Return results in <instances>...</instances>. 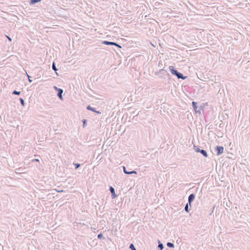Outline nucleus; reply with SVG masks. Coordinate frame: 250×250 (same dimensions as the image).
<instances>
[{
  "mask_svg": "<svg viewBox=\"0 0 250 250\" xmlns=\"http://www.w3.org/2000/svg\"><path fill=\"white\" fill-rule=\"evenodd\" d=\"M169 69L171 74L176 76L178 79L185 80L188 77L187 76H184L183 74L178 72L173 66H170Z\"/></svg>",
  "mask_w": 250,
  "mask_h": 250,
  "instance_id": "nucleus-1",
  "label": "nucleus"
},
{
  "mask_svg": "<svg viewBox=\"0 0 250 250\" xmlns=\"http://www.w3.org/2000/svg\"><path fill=\"white\" fill-rule=\"evenodd\" d=\"M194 150L196 152H199L202 154L205 157H207L208 156V154L207 152L204 149H201L197 146L195 145L193 146Z\"/></svg>",
  "mask_w": 250,
  "mask_h": 250,
  "instance_id": "nucleus-2",
  "label": "nucleus"
},
{
  "mask_svg": "<svg viewBox=\"0 0 250 250\" xmlns=\"http://www.w3.org/2000/svg\"><path fill=\"white\" fill-rule=\"evenodd\" d=\"M102 43L106 45H114L120 48H122V46L120 44L115 42H109L107 41H102Z\"/></svg>",
  "mask_w": 250,
  "mask_h": 250,
  "instance_id": "nucleus-3",
  "label": "nucleus"
},
{
  "mask_svg": "<svg viewBox=\"0 0 250 250\" xmlns=\"http://www.w3.org/2000/svg\"><path fill=\"white\" fill-rule=\"evenodd\" d=\"M155 75L160 78H162V75H169V74L167 73L166 70L164 69H161L159 71L155 72Z\"/></svg>",
  "mask_w": 250,
  "mask_h": 250,
  "instance_id": "nucleus-4",
  "label": "nucleus"
},
{
  "mask_svg": "<svg viewBox=\"0 0 250 250\" xmlns=\"http://www.w3.org/2000/svg\"><path fill=\"white\" fill-rule=\"evenodd\" d=\"M215 150L217 153V155H220L224 152V147L222 146H217L215 147Z\"/></svg>",
  "mask_w": 250,
  "mask_h": 250,
  "instance_id": "nucleus-5",
  "label": "nucleus"
},
{
  "mask_svg": "<svg viewBox=\"0 0 250 250\" xmlns=\"http://www.w3.org/2000/svg\"><path fill=\"white\" fill-rule=\"evenodd\" d=\"M195 195L194 193L190 194L188 197V202L190 207H191V203L194 201Z\"/></svg>",
  "mask_w": 250,
  "mask_h": 250,
  "instance_id": "nucleus-6",
  "label": "nucleus"
},
{
  "mask_svg": "<svg viewBox=\"0 0 250 250\" xmlns=\"http://www.w3.org/2000/svg\"><path fill=\"white\" fill-rule=\"evenodd\" d=\"M109 190L111 193V197L112 199H114L117 197V195L115 193V189L112 186H110Z\"/></svg>",
  "mask_w": 250,
  "mask_h": 250,
  "instance_id": "nucleus-7",
  "label": "nucleus"
},
{
  "mask_svg": "<svg viewBox=\"0 0 250 250\" xmlns=\"http://www.w3.org/2000/svg\"><path fill=\"white\" fill-rule=\"evenodd\" d=\"M123 171H124V173L126 174L130 175V174H137V171L135 170H132L131 171H127L125 166H123Z\"/></svg>",
  "mask_w": 250,
  "mask_h": 250,
  "instance_id": "nucleus-8",
  "label": "nucleus"
},
{
  "mask_svg": "<svg viewBox=\"0 0 250 250\" xmlns=\"http://www.w3.org/2000/svg\"><path fill=\"white\" fill-rule=\"evenodd\" d=\"M192 105L193 107V109L195 110L196 113H199V114H201V112L200 110H197V103L195 102H192Z\"/></svg>",
  "mask_w": 250,
  "mask_h": 250,
  "instance_id": "nucleus-9",
  "label": "nucleus"
},
{
  "mask_svg": "<svg viewBox=\"0 0 250 250\" xmlns=\"http://www.w3.org/2000/svg\"><path fill=\"white\" fill-rule=\"evenodd\" d=\"M86 109L88 110H90V111H92L94 112H95V113H97L98 114H101V112L99 111H97L96 108H94L93 107H91L90 105H88L87 107H86Z\"/></svg>",
  "mask_w": 250,
  "mask_h": 250,
  "instance_id": "nucleus-10",
  "label": "nucleus"
},
{
  "mask_svg": "<svg viewBox=\"0 0 250 250\" xmlns=\"http://www.w3.org/2000/svg\"><path fill=\"white\" fill-rule=\"evenodd\" d=\"M63 89H62V88H60L58 91H57V96L59 97V98L61 99V100H62L63 99V98H62V93H63Z\"/></svg>",
  "mask_w": 250,
  "mask_h": 250,
  "instance_id": "nucleus-11",
  "label": "nucleus"
},
{
  "mask_svg": "<svg viewBox=\"0 0 250 250\" xmlns=\"http://www.w3.org/2000/svg\"><path fill=\"white\" fill-rule=\"evenodd\" d=\"M52 69L55 71L56 74L57 76H58L59 75L57 73L58 69L57 68V67L56 66V64L54 62H53L52 63Z\"/></svg>",
  "mask_w": 250,
  "mask_h": 250,
  "instance_id": "nucleus-12",
  "label": "nucleus"
},
{
  "mask_svg": "<svg viewBox=\"0 0 250 250\" xmlns=\"http://www.w3.org/2000/svg\"><path fill=\"white\" fill-rule=\"evenodd\" d=\"M158 248L160 250H163L164 248L163 244L159 240H158Z\"/></svg>",
  "mask_w": 250,
  "mask_h": 250,
  "instance_id": "nucleus-13",
  "label": "nucleus"
},
{
  "mask_svg": "<svg viewBox=\"0 0 250 250\" xmlns=\"http://www.w3.org/2000/svg\"><path fill=\"white\" fill-rule=\"evenodd\" d=\"M189 207L190 206L189 205L188 202L185 207V210L186 212H189L190 210Z\"/></svg>",
  "mask_w": 250,
  "mask_h": 250,
  "instance_id": "nucleus-14",
  "label": "nucleus"
},
{
  "mask_svg": "<svg viewBox=\"0 0 250 250\" xmlns=\"http://www.w3.org/2000/svg\"><path fill=\"white\" fill-rule=\"evenodd\" d=\"M42 0H30V4H35L36 3L40 2Z\"/></svg>",
  "mask_w": 250,
  "mask_h": 250,
  "instance_id": "nucleus-15",
  "label": "nucleus"
},
{
  "mask_svg": "<svg viewBox=\"0 0 250 250\" xmlns=\"http://www.w3.org/2000/svg\"><path fill=\"white\" fill-rule=\"evenodd\" d=\"M167 246L170 248H173L174 247V244L171 242H167Z\"/></svg>",
  "mask_w": 250,
  "mask_h": 250,
  "instance_id": "nucleus-16",
  "label": "nucleus"
},
{
  "mask_svg": "<svg viewBox=\"0 0 250 250\" xmlns=\"http://www.w3.org/2000/svg\"><path fill=\"white\" fill-rule=\"evenodd\" d=\"M12 94L13 95H20L21 94L20 91H18L16 90H14L12 92Z\"/></svg>",
  "mask_w": 250,
  "mask_h": 250,
  "instance_id": "nucleus-17",
  "label": "nucleus"
},
{
  "mask_svg": "<svg viewBox=\"0 0 250 250\" xmlns=\"http://www.w3.org/2000/svg\"><path fill=\"white\" fill-rule=\"evenodd\" d=\"M20 101L21 104L23 106H24L25 105V102H24V100L22 98H20Z\"/></svg>",
  "mask_w": 250,
  "mask_h": 250,
  "instance_id": "nucleus-18",
  "label": "nucleus"
},
{
  "mask_svg": "<svg viewBox=\"0 0 250 250\" xmlns=\"http://www.w3.org/2000/svg\"><path fill=\"white\" fill-rule=\"evenodd\" d=\"M129 248L131 250H136V248H135L134 245L133 244H131L129 246Z\"/></svg>",
  "mask_w": 250,
  "mask_h": 250,
  "instance_id": "nucleus-19",
  "label": "nucleus"
},
{
  "mask_svg": "<svg viewBox=\"0 0 250 250\" xmlns=\"http://www.w3.org/2000/svg\"><path fill=\"white\" fill-rule=\"evenodd\" d=\"M73 165L75 166V169H78L80 167V164L78 163H73Z\"/></svg>",
  "mask_w": 250,
  "mask_h": 250,
  "instance_id": "nucleus-20",
  "label": "nucleus"
},
{
  "mask_svg": "<svg viewBox=\"0 0 250 250\" xmlns=\"http://www.w3.org/2000/svg\"><path fill=\"white\" fill-rule=\"evenodd\" d=\"M83 127H84L86 125L87 121L85 119L83 120Z\"/></svg>",
  "mask_w": 250,
  "mask_h": 250,
  "instance_id": "nucleus-21",
  "label": "nucleus"
},
{
  "mask_svg": "<svg viewBox=\"0 0 250 250\" xmlns=\"http://www.w3.org/2000/svg\"><path fill=\"white\" fill-rule=\"evenodd\" d=\"M97 237H98V239H102V238H103V233H99Z\"/></svg>",
  "mask_w": 250,
  "mask_h": 250,
  "instance_id": "nucleus-22",
  "label": "nucleus"
},
{
  "mask_svg": "<svg viewBox=\"0 0 250 250\" xmlns=\"http://www.w3.org/2000/svg\"><path fill=\"white\" fill-rule=\"evenodd\" d=\"M131 114L132 115H135V116H137V115H138L139 113H137L135 112V111H132V112L131 113Z\"/></svg>",
  "mask_w": 250,
  "mask_h": 250,
  "instance_id": "nucleus-23",
  "label": "nucleus"
},
{
  "mask_svg": "<svg viewBox=\"0 0 250 250\" xmlns=\"http://www.w3.org/2000/svg\"><path fill=\"white\" fill-rule=\"evenodd\" d=\"M53 88H54V89L56 91H57L60 89V88H58V87L57 86H54Z\"/></svg>",
  "mask_w": 250,
  "mask_h": 250,
  "instance_id": "nucleus-24",
  "label": "nucleus"
},
{
  "mask_svg": "<svg viewBox=\"0 0 250 250\" xmlns=\"http://www.w3.org/2000/svg\"><path fill=\"white\" fill-rule=\"evenodd\" d=\"M28 76V81L30 83H31L32 82V80H31V77L29 76V75H27Z\"/></svg>",
  "mask_w": 250,
  "mask_h": 250,
  "instance_id": "nucleus-25",
  "label": "nucleus"
},
{
  "mask_svg": "<svg viewBox=\"0 0 250 250\" xmlns=\"http://www.w3.org/2000/svg\"><path fill=\"white\" fill-rule=\"evenodd\" d=\"M203 107H204V106H202V105H201V106H200V107H199V110H200H200H203Z\"/></svg>",
  "mask_w": 250,
  "mask_h": 250,
  "instance_id": "nucleus-26",
  "label": "nucleus"
},
{
  "mask_svg": "<svg viewBox=\"0 0 250 250\" xmlns=\"http://www.w3.org/2000/svg\"><path fill=\"white\" fill-rule=\"evenodd\" d=\"M7 38L8 40L9 41H10V42H11V41H12V39H11V38L10 37H9V36H7Z\"/></svg>",
  "mask_w": 250,
  "mask_h": 250,
  "instance_id": "nucleus-27",
  "label": "nucleus"
},
{
  "mask_svg": "<svg viewBox=\"0 0 250 250\" xmlns=\"http://www.w3.org/2000/svg\"><path fill=\"white\" fill-rule=\"evenodd\" d=\"M33 161H36V162H39V160L38 159H35Z\"/></svg>",
  "mask_w": 250,
  "mask_h": 250,
  "instance_id": "nucleus-28",
  "label": "nucleus"
},
{
  "mask_svg": "<svg viewBox=\"0 0 250 250\" xmlns=\"http://www.w3.org/2000/svg\"><path fill=\"white\" fill-rule=\"evenodd\" d=\"M161 65H162V64L160 62H159V64H158V66L159 67H161Z\"/></svg>",
  "mask_w": 250,
  "mask_h": 250,
  "instance_id": "nucleus-29",
  "label": "nucleus"
}]
</instances>
